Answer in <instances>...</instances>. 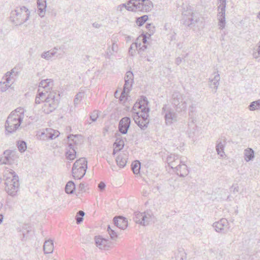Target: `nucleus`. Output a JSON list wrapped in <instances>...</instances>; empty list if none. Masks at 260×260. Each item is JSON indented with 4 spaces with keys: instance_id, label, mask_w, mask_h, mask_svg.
Masks as SVG:
<instances>
[{
    "instance_id": "f257e3e1",
    "label": "nucleus",
    "mask_w": 260,
    "mask_h": 260,
    "mask_svg": "<svg viewBox=\"0 0 260 260\" xmlns=\"http://www.w3.org/2000/svg\"><path fill=\"white\" fill-rule=\"evenodd\" d=\"M53 81L51 79L42 80L39 84L38 94L36 95L35 103L40 104L44 101L42 110L46 114H49L54 111L59 103V95L55 92H50L46 96L47 93L52 89Z\"/></svg>"
},
{
    "instance_id": "f03ea898",
    "label": "nucleus",
    "mask_w": 260,
    "mask_h": 260,
    "mask_svg": "<svg viewBox=\"0 0 260 260\" xmlns=\"http://www.w3.org/2000/svg\"><path fill=\"white\" fill-rule=\"evenodd\" d=\"M24 109L17 108L12 111L5 122V134L9 135L15 133L19 128L24 118Z\"/></svg>"
},
{
    "instance_id": "7ed1b4c3",
    "label": "nucleus",
    "mask_w": 260,
    "mask_h": 260,
    "mask_svg": "<svg viewBox=\"0 0 260 260\" xmlns=\"http://www.w3.org/2000/svg\"><path fill=\"white\" fill-rule=\"evenodd\" d=\"M30 11L25 7H17L12 10L10 19L15 25H20L26 22L29 18Z\"/></svg>"
},
{
    "instance_id": "20e7f679",
    "label": "nucleus",
    "mask_w": 260,
    "mask_h": 260,
    "mask_svg": "<svg viewBox=\"0 0 260 260\" xmlns=\"http://www.w3.org/2000/svg\"><path fill=\"white\" fill-rule=\"evenodd\" d=\"M127 6L129 11L149 12L152 9L153 4L150 0H130Z\"/></svg>"
},
{
    "instance_id": "39448f33",
    "label": "nucleus",
    "mask_w": 260,
    "mask_h": 260,
    "mask_svg": "<svg viewBox=\"0 0 260 260\" xmlns=\"http://www.w3.org/2000/svg\"><path fill=\"white\" fill-rule=\"evenodd\" d=\"M188 98L179 92H175L172 95V104L177 112L185 111Z\"/></svg>"
},
{
    "instance_id": "423d86ee",
    "label": "nucleus",
    "mask_w": 260,
    "mask_h": 260,
    "mask_svg": "<svg viewBox=\"0 0 260 260\" xmlns=\"http://www.w3.org/2000/svg\"><path fill=\"white\" fill-rule=\"evenodd\" d=\"M12 177H7L6 181V190L7 193L14 197L16 195L19 186L18 177L13 171L11 173Z\"/></svg>"
},
{
    "instance_id": "0eeeda50",
    "label": "nucleus",
    "mask_w": 260,
    "mask_h": 260,
    "mask_svg": "<svg viewBox=\"0 0 260 260\" xmlns=\"http://www.w3.org/2000/svg\"><path fill=\"white\" fill-rule=\"evenodd\" d=\"M77 135H70L68 136V143L66 157L67 159L73 160L76 157V145L79 143Z\"/></svg>"
},
{
    "instance_id": "6e6552de",
    "label": "nucleus",
    "mask_w": 260,
    "mask_h": 260,
    "mask_svg": "<svg viewBox=\"0 0 260 260\" xmlns=\"http://www.w3.org/2000/svg\"><path fill=\"white\" fill-rule=\"evenodd\" d=\"M161 114L164 116L165 122L168 125H170L173 122L177 121V114L174 111V110L168 105H164L162 108Z\"/></svg>"
},
{
    "instance_id": "1a4fd4ad",
    "label": "nucleus",
    "mask_w": 260,
    "mask_h": 260,
    "mask_svg": "<svg viewBox=\"0 0 260 260\" xmlns=\"http://www.w3.org/2000/svg\"><path fill=\"white\" fill-rule=\"evenodd\" d=\"M60 135V133L57 131L52 128H46L38 132L36 137L38 139L41 140H53L58 137Z\"/></svg>"
},
{
    "instance_id": "9d476101",
    "label": "nucleus",
    "mask_w": 260,
    "mask_h": 260,
    "mask_svg": "<svg viewBox=\"0 0 260 260\" xmlns=\"http://www.w3.org/2000/svg\"><path fill=\"white\" fill-rule=\"evenodd\" d=\"M152 218V214L149 211L143 213L136 212L134 217V220L136 223L144 226L149 224Z\"/></svg>"
},
{
    "instance_id": "9b49d317",
    "label": "nucleus",
    "mask_w": 260,
    "mask_h": 260,
    "mask_svg": "<svg viewBox=\"0 0 260 260\" xmlns=\"http://www.w3.org/2000/svg\"><path fill=\"white\" fill-rule=\"evenodd\" d=\"M135 113L133 119L136 123L142 129H145L149 123V113L147 112H144L141 113L138 112H134Z\"/></svg>"
},
{
    "instance_id": "f8f14e48",
    "label": "nucleus",
    "mask_w": 260,
    "mask_h": 260,
    "mask_svg": "<svg viewBox=\"0 0 260 260\" xmlns=\"http://www.w3.org/2000/svg\"><path fill=\"white\" fill-rule=\"evenodd\" d=\"M219 3L220 4L218 7L219 12L217 15L219 21L218 25L219 28L223 29L225 24L226 0H219Z\"/></svg>"
},
{
    "instance_id": "ddd939ff",
    "label": "nucleus",
    "mask_w": 260,
    "mask_h": 260,
    "mask_svg": "<svg viewBox=\"0 0 260 260\" xmlns=\"http://www.w3.org/2000/svg\"><path fill=\"white\" fill-rule=\"evenodd\" d=\"M184 24L187 26L194 25L198 22L199 17L197 13H193L191 10H188L183 13Z\"/></svg>"
},
{
    "instance_id": "4468645a",
    "label": "nucleus",
    "mask_w": 260,
    "mask_h": 260,
    "mask_svg": "<svg viewBox=\"0 0 260 260\" xmlns=\"http://www.w3.org/2000/svg\"><path fill=\"white\" fill-rule=\"evenodd\" d=\"M148 102L147 99L145 96H141L138 102H137L133 107L134 112L136 111L137 109H141L139 112L143 113L144 112H147L149 113V108L148 106Z\"/></svg>"
},
{
    "instance_id": "2eb2a0df",
    "label": "nucleus",
    "mask_w": 260,
    "mask_h": 260,
    "mask_svg": "<svg viewBox=\"0 0 260 260\" xmlns=\"http://www.w3.org/2000/svg\"><path fill=\"white\" fill-rule=\"evenodd\" d=\"M228 225L229 222L227 219L222 218L219 221L214 223L213 226L217 232L225 234L228 232Z\"/></svg>"
},
{
    "instance_id": "dca6fc26",
    "label": "nucleus",
    "mask_w": 260,
    "mask_h": 260,
    "mask_svg": "<svg viewBox=\"0 0 260 260\" xmlns=\"http://www.w3.org/2000/svg\"><path fill=\"white\" fill-rule=\"evenodd\" d=\"M131 120L130 118L125 117L122 118L119 122L118 129L122 134H126L130 126Z\"/></svg>"
},
{
    "instance_id": "f3484780",
    "label": "nucleus",
    "mask_w": 260,
    "mask_h": 260,
    "mask_svg": "<svg viewBox=\"0 0 260 260\" xmlns=\"http://www.w3.org/2000/svg\"><path fill=\"white\" fill-rule=\"evenodd\" d=\"M167 161L169 166L176 172L180 164L183 162V159H179L177 156L175 155H171L167 158Z\"/></svg>"
},
{
    "instance_id": "a211bd4d",
    "label": "nucleus",
    "mask_w": 260,
    "mask_h": 260,
    "mask_svg": "<svg viewBox=\"0 0 260 260\" xmlns=\"http://www.w3.org/2000/svg\"><path fill=\"white\" fill-rule=\"evenodd\" d=\"M14 80L5 75V76L2 78V81H1V91L2 92H5L9 88H11L14 82Z\"/></svg>"
},
{
    "instance_id": "6ab92c4d",
    "label": "nucleus",
    "mask_w": 260,
    "mask_h": 260,
    "mask_svg": "<svg viewBox=\"0 0 260 260\" xmlns=\"http://www.w3.org/2000/svg\"><path fill=\"white\" fill-rule=\"evenodd\" d=\"M113 222L115 226L121 230L125 229L128 225L126 218L123 217H114Z\"/></svg>"
},
{
    "instance_id": "aec40b11",
    "label": "nucleus",
    "mask_w": 260,
    "mask_h": 260,
    "mask_svg": "<svg viewBox=\"0 0 260 260\" xmlns=\"http://www.w3.org/2000/svg\"><path fill=\"white\" fill-rule=\"evenodd\" d=\"M37 5L38 15L41 17H44L47 7L46 0H37Z\"/></svg>"
},
{
    "instance_id": "412c9836",
    "label": "nucleus",
    "mask_w": 260,
    "mask_h": 260,
    "mask_svg": "<svg viewBox=\"0 0 260 260\" xmlns=\"http://www.w3.org/2000/svg\"><path fill=\"white\" fill-rule=\"evenodd\" d=\"M95 242L96 246L101 249H105L110 245V241L100 236L95 237Z\"/></svg>"
},
{
    "instance_id": "4be33fe9",
    "label": "nucleus",
    "mask_w": 260,
    "mask_h": 260,
    "mask_svg": "<svg viewBox=\"0 0 260 260\" xmlns=\"http://www.w3.org/2000/svg\"><path fill=\"white\" fill-rule=\"evenodd\" d=\"M87 168H73L72 174L75 179H81L85 174Z\"/></svg>"
},
{
    "instance_id": "5701e85b",
    "label": "nucleus",
    "mask_w": 260,
    "mask_h": 260,
    "mask_svg": "<svg viewBox=\"0 0 260 260\" xmlns=\"http://www.w3.org/2000/svg\"><path fill=\"white\" fill-rule=\"evenodd\" d=\"M134 81H125V83L123 86V91H122L119 100L122 101L123 99L126 98L128 92L130 91Z\"/></svg>"
},
{
    "instance_id": "b1692460",
    "label": "nucleus",
    "mask_w": 260,
    "mask_h": 260,
    "mask_svg": "<svg viewBox=\"0 0 260 260\" xmlns=\"http://www.w3.org/2000/svg\"><path fill=\"white\" fill-rule=\"evenodd\" d=\"M185 162V161L183 160V162L180 164L175 172L178 175L181 177L186 176L189 172Z\"/></svg>"
},
{
    "instance_id": "393cba45",
    "label": "nucleus",
    "mask_w": 260,
    "mask_h": 260,
    "mask_svg": "<svg viewBox=\"0 0 260 260\" xmlns=\"http://www.w3.org/2000/svg\"><path fill=\"white\" fill-rule=\"evenodd\" d=\"M11 150H7L4 151L3 156L1 157L0 162L2 164H9L12 162Z\"/></svg>"
},
{
    "instance_id": "a878e982",
    "label": "nucleus",
    "mask_w": 260,
    "mask_h": 260,
    "mask_svg": "<svg viewBox=\"0 0 260 260\" xmlns=\"http://www.w3.org/2000/svg\"><path fill=\"white\" fill-rule=\"evenodd\" d=\"M220 79V75L218 73H217L216 75H214V78L213 79H209L210 82V86L211 88L214 89V92H216L218 88L219 84V82Z\"/></svg>"
},
{
    "instance_id": "bb28decb",
    "label": "nucleus",
    "mask_w": 260,
    "mask_h": 260,
    "mask_svg": "<svg viewBox=\"0 0 260 260\" xmlns=\"http://www.w3.org/2000/svg\"><path fill=\"white\" fill-rule=\"evenodd\" d=\"M244 159L246 162L251 160L254 157V152L252 149L248 148L244 151Z\"/></svg>"
},
{
    "instance_id": "cd10ccee",
    "label": "nucleus",
    "mask_w": 260,
    "mask_h": 260,
    "mask_svg": "<svg viewBox=\"0 0 260 260\" xmlns=\"http://www.w3.org/2000/svg\"><path fill=\"white\" fill-rule=\"evenodd\" d=\"M44 251L45 253H51L53 251V243L52 240L46 241L43 246Z\"/></svg>"
},
{
    "instance_id": "c85d7f7f",
    "label": "nucleus",
    "mask_w": 260,
    "mask_h": 260,
    "mask_svg": "<svg viewBox=\"0 0 260 260\" xmlns=\"http://www.w3.org/2000/svg\"><path fill=\"white\" fill-rule=\"evenodd\" d=\"M126 156L124 154H120L119 155L116 159L117 165L120 168H123L126 164Z\"/></svg>"
},
{
    "instance_id": "c756f323",
    "label": "nucleus",
    "mask_w": 260,
    "mask_h": 260,
    "mask_svg": "<svg viewBox=\"0 0 260 260\" xmlns=\"http://www.w3.org/2000/svg\"><path fill=\"white\" fill-rule=\"evenodd\" d=\"M224 143L225 142H222L221 141H218L216 146V150L217 154L221 157H223L225 155L224 152Z\"/></svg>"
},
{
    "instance_id": "7c9ffc66",
    "label": "nucleus",
    "mask_w": 260,
    "mask_h": 260,
    "mask_svg": "<svg viewBox=\"0 0 260 260\" xmlns=\"http://www.w3.org/2000/svg\"><path fill=\"white\" fill-rule=\"evenodd\" d=\"M87 168V161L85 158L77 159L73 165V168Z\"/></svg>"
},
{
    "instance_id": "2f4dec72",
    "label": "nucleus",
    "mask_w": 260,
    "mask_h": 260,
    "mask_svg": "<svg viewBox=\"0 0 260 260\" xmlns=\"http://www.w3.org/2000/svg\"><path fill=\"white\" fill-rule=\"evenodd\" d=\"M186 258V253L183 249H179L175 256L172 258V260H185Z\"/></svg>"
},
{
    "instance_id": "473e14b6",
    "label": "nucleus",
    "mask_w": 260,
    "mask_h": 260,
    "mask_svg": "<svg viewBox=\"0 0 260 260\" xmlns=\"http://www.w3.org/2000/svg\"><path fill=\"white\" fill-rule=\"evenodd\" d=\"M57 49L54 48L53 50L48 51L42 54L41 57L46 60L51 59L57 52Z\"/></svg>"
},
{
    "instance_id": "72a5a7b5",
    "label": "nucleus",
    "mask_w": 260,
    "mask_h": 260,
    "mask_svg": "<svg viewBox=\"0 0 260 260\" xmlns=\"http://www.w3.org/2000/svg\"><path fill=\"white\" fill-rule=\"evenodd\" d=\"M114 145L115 148L113 149V154H115L117 151L120 150L123 148L124 143L123 140L117 139Z\"/></svg>"
},
{
    "instance_id": "f704fd0d",
    "label": "nucleus",
    "mask_w": 260,
    "mask_h": 260,
    "mask_svg": "<svg viewBox=\"0 0 260 260\" xmlns=\"http://www.w3.org/2000/svg\"><path fill=\"white\" fill-rule=\"evenodd\" d=\"M75 189V184L72 181H69L65 187L66 192L68 194H72Z\"/></svg>"
},
{
    "instance_id": "c9c22d12",
    "label": "nucleus",
    "mask_w": 260,
    "mask_h": 260,
    "mask_svg": "<svg viewBox=\"0 0 260 260\" xmlns=\"http://www.w3.org/2000/svg\"><path fill=\"white\" fill-rule=\"evenodd\" d=\"M141 168V164L138 160H136L132 164V169L135 174H138L140 172Z\"/></svg>"
},
{
    "instance_id": "e433bc0d",
    "label": "nucleus",
    "mask_w": 260,
    "mask_h": 260,
    "mask_svg": "<svg viewBox=\"0 0 260 260\" xmlns=\"http://www.w3.org/2000/svg\"><path fill=\"white\" fill-rule=\"evenodd\" d=\"M19 72V69L17 68V67H15L13 69H12L10 71L7 72L5 74V75L14 80V77L17 76L18 75Z\"/></svg>"
},
{
    "instance_id": "4c0bfd02",
    "label": "nucleus",
    "mask_w": 260,
    "mask_h": 260,
    "mask_svg": "<svg viewBox=\"0 0 260 260\" xmlns=\"http://www.w3.org/2000/svg\"><path fill=\"white\" fill-rule=\"evenodd\" d=\"M149 37L147 34H143L138 37L136 41L139 44V46L141 45V43L142 44H146L147 43V38Z\"/></svg>"
},
{
    "instance_id": "58836bf2",
    "label": "nucleus",
    "mask_w": 260,
    "mask_h": 260,
    "mask_svg": "<svg viewBox=\"0 0 260 260\" xmlns=\"http://www.w3.org/2000/svg\"><path fill=\"white\" fill-rule=\"evenodd\" d=\"M117 50H118L117 45L115 43H113L111 48H109L107 51V54L108 57H110L114 53L117 52Z\"/></svg>"
},
{
    "instance_id": "ea45409f",
    "label": "nucleus",
    "mask_w": 260,
    "mask_h": 260,
    "mask_svg": "<svg viewBox=\"0 0 260 260\" xmlns=\"http://www.w3.org/2000/svg\"><path fill=\"white\" fill-rule=\"evenodd\" d=\"M260 108V100L251 102L249 106V109L250 111H254Z\"/></svg>"
},
{
    "instance_id": "a19ab883",
    "label": "nucleus",
    "mask_w": 260,
    "mask_h": 260,
    "mask_svg": "<svg viewBox=\"0 0 260 260\" xmlns=\"http://www.w3.org/2000/svg\"><path fill=\"white\" fill-rule=\"evenodd\" d=\"M17 147L20 152H24L27 148L26 143L23 141H19L17 142Z\"/></svg>"
},
{
    "instance_id": "79ce46f5",
    "label": "nucleus",
    "mask_w": 260,
    "mask_h": 260,
    "mask_svg": "<svg viewBox=\"0 0 260 260\" xmlns=\"http://www.w3.org/2000/svg\"><path fill=\"white\" fill-rule=\"evenodd\" d=\"M148 18L147 15H143L137 18L136 23L138 25L142 26L148 20Z\"/></svg>"
},
{
    "instance_id": "37998d69",
    "label": "nucleus",
    "mask_w": 260,
    "mask_h": 260,
    "mask_svg": "<svg viewBox=\"0 0 260 260\" xmlns=\"http://www.w3.org/2000/svg\"><path fill=\"white\" fill-rule=\"evenodd\" d=\"M85 213L83 211H79L77 212L76 216V223H80L83 221V217L84 216Z\"/></svg>"
},
{
    "instance_id": "c03bdc74",
    "label": "nucleus",
    "mask_w": 260,
    "mask_h": 260,
    "mask_svg": "<svg viewBox=\"0 0 260 260\" xmlns=\"http://www.w3.org/2000/svg\"><path fill=\"white\" fill-rule=\"evenodd\" d=\"M138 46H139V44L137 42V41H136V42L135 43H133L131 45V46H130V47L129 48V53L131 55H133L134 54L135 52V49H138Z\"/></svg>"
},
{
    "instance_id": "a18cd8bd",
    "label": "nucleus",
    "mask_w": 260,
    "mask_h": 260,
    "mask_svg": "<svg viewBox=\"0 0 260 260\" xmlns=\"http://www.w3.org/2000/svg\"><path fill=\"white\" fill-rule=\"evenodd\" d=\"M107 231L112 239H115L117 237V235L114 229L111 228L109 225L107 229Z\"/></svg>"
},
{
    "instance_id": "49530a36",
    "label": "nucleus",
    "mask_w": 260,
    "mask_h": 260,
    "mask_svg": "<svg viewBox=\"0 0 260 260\" xmlns=\"http://www.w3.org/2000/svg\"><path fill=\"white\" fill-rule=\"evenodd\" d=\"M146 27L148 29V32L146 34H147L149 37H151L152 35H153L154 32V27L152 26L151 24H147L146 25Z\"/></svg>"
},
{
    "instance_id": "de8ad7c7",
    "label": "nucleus",
    "mask_w": 260,
    "mask_h": 260,
    "mask_svg": "<svg viewBox=\"0 0 260 260\" xmlns=\"http://www.w3.org/2000/svg\"><path fill=\"white\" fill-rule=\"evenodd\" d=\"M253 54L255 58L260 57V41L258 43L256 48L254 49Z\"/></svg>"
},
{
    "instance_id": "09e8293b",
    "label": "nucleus",
    "mask_w": 260,
    "mask_h": 260,
    "mask_svg": "<svg viewBox=\"0 0 260 260\" xmlns=\"http://www.w3.org/2000/svg\"><path fill=\"white\" fill-rule=\"evenodd\" d=\"M124 80L128 81H134V75L132 72H127L124 78Z\"/></svg>"
},
{
    "instance_id": "8fccbe9b",
    "label": "nucleus",
    "mask_w": 260,
    "mask_h": 260,
    "mask_svg": "<svg viewBox=\"0 0 260 260\" xmlns=\"http://www.w3.org/2000/svg\"><path fill=\"white\" fill-rule=\"evenodd\" d=\"M83 96L84 93L82 92H79L78 94H77L74 99V104L75 105L78 104L79 102L82 100Z\"/></svg>"
},
{
    "instance_id": "3c124183",
    "label": "nucleus",
    "mask_w": 260,
    "mask_h": 260,
    "mask_svg": "<svg viewBox=\"0 0 260 260\" xmlns=\"http://www.w3.org/2000/svg\"><path fill=\"white\" fill-rule=\"evenodd\" d=\"M99 117V112L98 111H94L90 115V119L92 121L94 122L97 120V118Z\"/></svg>"
},
{
    "instance_id": "603ef678",
    "label": "nucleus",
    "mask_w": 260,
    "mask_h": 260,
    "mask_svg": "<svg viewBox=\"0 0 260 260\" xmlns=\"http://www.w3.org/2000/svg\"><path fill=\"white\" fill-rule=\"evenodd\" d=\"M127 6H128V2L127 3V4H122V5H120L118 6V10L122 11L123 8H125L128 10V8Z\"/></svg>"
},
{
    "instance_id": "864d4df0",
    "label": "nucleus",
    "mask_w": 260,
    "mask_h": 260,
    "mask_svg": "<svg viewBox=\"0 0 260 260\" xmlns=\"http://www.w3.org/2000/svg\"><path fill=\"white\" fill-rule=\"evenodd\" d=\"M147 48V46L146 44H142L141 43V45L140 46H138V50L139 51H145Z\"/></svg>"
},
{
    "instance_id": "5fc2aeb1",
    "label": "nucleus",
    "mask_w": 260,
    "mask_h": 260,
    "mask_svg": "<svg viewBox=\"0 0 260 260\" xmlns=\"http://www.w3.org/2000/svg\"><path fill=\"white\" fill-rule=\"evenodd\" d=\"M106 184L104 182H101L98 185V187L101 190H103L105 189Z\"/></svg>"
},
{
    "instance_id": "6e6d98bb",
    "label": "nucleus",
    "mask_w": 260,
    "mask_h": 260,
    "mask_svg": "<svg viewBox=\"0 0 260 260\" xmlns=\"http://www.w3.org/2000/svg\"><path fill=\"white\" fill-rule=\"evenodd\" d=\"M193 106H191L190 107V108H191L192 110H190V112L189 113V116L190 118L193 119L194 117V111L193 110Z\"/></svg>"
},
{
    "instance_id": "4d7b16f0",
    "label": "nucleus",
    "mask_w": 260,
    "mask_h": 260,
    "mask_svg": "<svg viewBox=\"0 0 260 260\" xmlns=\"http://www.w3.org/2000/svg\"><path fill=\"white\" fill-rule=\"evenodd\" d=\"M231 189V191H233L234 192H238L239 190V187L237 185H233Z\"/></svg>"
},
{
    "instance_id": "13d9d810",
    "label": "nucleus",
    "mask_w": 260,
    "mask_h": 260,
    "mask_svg": "<svg viewBox=\"0 0 260 260\" xmlns=\"http://www.w3.org/2000/svg\"><path fill=\"white\" fill-rule=\"evenodd\" d=\"M79 189L81 191H85V186L84 183H80L79 184Z\"/></svg>"
},
{
    "instance_id": "bf43d9fd",
    "label": "nucleus",
    "mask_w": 260,
    "mask_h": 260,
    "mask_svg": "<svg viewBox=\"0 0 260 260\" xmlns=\"http://www.w3.org/2000/svg\"><path fill=\"white\" fill-rule=\"evenodd\" d=\"M181 62H182V58L181 57H178L176 58V60H175V63L176 64L179 65Z\"/></svg>"
},
{
    "instance_id": "052dcab7",
    "label": "nucleus",
    "mask_w": 260,
    "mask_h": 260,
    "mask_svg": "<svg viewBox=\"0 0 260 260\" xmlns=\"http://www.w3.org/2000/svg\"><path fill=\"white\" fill-rule=\"evenodd\" d=\"M29 233V230L27 231L26 233H23V235L24 238V237L27 238L28 236Z\"/></svg>"
},
{
    "instance_id": "680f3d73",
    "label": "nucleus",
    "mask_w": 260,
    "mask_h": 260,
    "mask_svg": "<svg viewBox=\"0 0 260 260\" xmlns=\"http://www.w3.org/2000/svg\"><path fill=\"white\" fill-rule=\"evenodd\" d=\"M142 193L144 196L146 197L148 194L149 192L147 190H144L142 192Z\"/></svg>"
},
{
    "instance_id": "e2e57ef3",
    "label": "nucleus",
    "mask_w": 260,
    "mask_h": 260,
    "mask_svg": "<svg viewBox=\"0 0 260 260\" xmlns=\"http://www.w3.org/2000/svg\"><path fill=\"white\" fill-rule=\"evenodd\" d=\"M93 26L96 28H99L100 27V25L98 23H93L92 24Z\"/></svg>"
},
{
    "instance_id": "0e129e2a",
    "label": "nucleus",
    "mask_w": 260,
    "mask_h": 260,
    "mask_svg": "<svg viewBox=\"0 0 260 260\" xmlns=\"http://www.w3.org/2000/svg\"><path fill=\"white\" fill-rule=\"evenodd\" d=\"M3 215L0 214V223H1L3 221Z\"/></svg>"
},
{
    "instance_id": "69168bd1",
    "label": "nucleus",
    "mask_w": 260,
    "mask_h": 260,
    "mask_svg": "<svg viewBox=\"0 0 260 260\" xmlns=\"http://www.w3.org/2000/svg\"><path fill=\"white\" fill-rule=\"evenodd\" d=\"M257 18L260 19V12L257 14Z\"/></svg>"
},
{
    "instance_id": "338daca9",
    "label": "nucleus",
    "mask_w": 260,
    "mask_h": 260,
    "mask_svg": "<svg viewBox=\"0 0 260 260\" xmlns=\"http://www.w3.org/2000/svg\"><path fill=\"white\" fill-rule=\"evenodd\" d=\"M147 60L148 61H152V60H151L150 59H149V58H147Z\"/></svg>"
},
{
    "instance_id": "774afa93",
    "label": "nucleus",
    "mask_w": 260,
    "mask_h": 260,
    "mask_svg": "<svg viewBox=\"0 0 260 260\" xmlns=\"http://www.w3.org/2000/svg\"><path fill=\"white\" fill-rule=\"evenodd\" d=\"M54 260H56V259H54Z\"/></svg>"
}]
</instances>
